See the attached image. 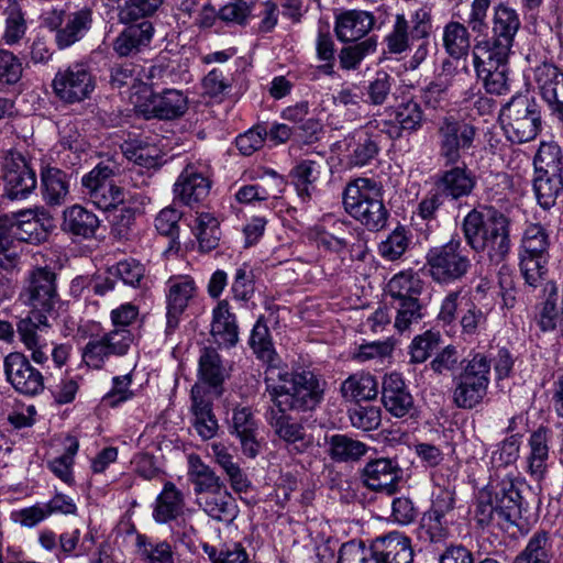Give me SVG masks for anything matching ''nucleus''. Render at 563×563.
I'll use <instances>...</instances> for the list:
<instances>
[{
	"mask_svg": "<svg viewBox=\"0 0 563 563\" xmlns=\"http://www.w3.org/2000/svg\"><path fill=\"white\" fill-rule=\"evenodd\" d=\"M268 406L265 420L274 434L286 443L290 452L303 453L312 445L302 423L291 412H310L322 402L325 382L305 368L272 371L264 378Z\"/></svg>",
	"mask_w": 563,
	"mask_h": 563,
	"instance_id": "f257e3e1",
	"label": "nucleus"
},
{
	"mask_svg": "<svg viewBox=\"0 0 563 563\" xmlns=\"http://www.w3.org/2000/svg\"><path fill=\"white\" fill-rule=\"evenodd\" d=\"M528 488L526 482L512 475H506L496 484H488L478 492L474 518L478 526L497 527L505 531L517 528L527 531L528 521L525 514L528 503L523 492Z\"/></svg>",
	"mask_w": 563,
	"mask_h": 563,
	"instance_id": "f03ea898",
	"label": "nucleus"
},
{
	"mask_svg": "<svg viewBox=\"0 0 563 563\" xmlns=\"http://www.w3.org/2000/svg\"><path fill=\"white\" fill-rule=\"evenodd\" d=\"M462 232L466 244L476 253L486 252L494 265L510 253V219L493 206L472 209L462 221Z\"/></svg>",
	"mask_w": 563,
	"mask_h": 563,
	"instance_id": "7ed1b4c3",
	"label": "nucleus"
},
{
	"mask_svg": "<svg viewBox=\"0 0 563 563\" xmlns=\"http://www.w3.org/2000/svg\"><path fill=\"white\" fill-rule=\"evenodd\" d=\"M139 307L125 302L110 312L112 329L101 335L89 339L82 349V361L91 368L100 369L111 357H121L129 353L134 342L131 325L139 317Z\"/></svg>",
	"mask_w": 563,
	"mask_h": 563,
	"instance_id": "20e7f679",
	"label": "nucleus"
},
{
	"mask_svg": "<svg viewBox=\"0 0 563 563\" xmlns=\"http://www.w3.org/2000/svg\"><path fill=\"white\" fill-rule=\"evenodd\" d=\"M342 200L346 213L367 230L378 232L386 227L389 211L384 203V189L379 181L356 178L344 188Z\"/></svg>",
	"mask_w": 563,
	"mask_h": 563,
	"instance_id": "39448f33",
	"label": "nucleus"
},
{
	"mask_svg": "<svg viewBox=\"0 0 563 563\" xmlns=\"http://www.w3.org/2000/svg\"><path fill=\"white\" fill-rule=\"evenodd\" d=\"M45 232L32 209L0 217V267L12 269L18 264L15 242L40 243Z\"/></svg>",
	"mask_w": 563,
	"mask_h": 563,
	"instance_id": "423d86ee",
	"label": "nucleus"
},
{
	"mask_svg": "<svg viewBox=\"0 0 563 563\" xmlns=\"http://www.w3.org/2000/svg\"><path fill=\"white\" fill-rule=\"evenodd\" d=\"M500 121L510 142L521 144L532 141L542 129L541 107L534 97L514 96L503 107Z\"/></svg>",
	"mask_w": 563,
	"mask_h": 563,
	"instance_id": "0eeeda50",
	"label": "nucleus"
},
{
	"mask_svg": "<svg viewBox=\"0 0 563 563\" xmlns=\"http://www.w3.org/2000/svg\"><path fill=\"white\" fill-rule=\"evenodd\" d=\"M550 236L540 223H530L523 231L519 249L520 273L527 286L537 288L548 277Z\"/></svg>",
	"mask_w": 563,
	"mask_h": 563,
	"instance_id": "6e6552de",
	"label": "nucleus"
},
{
	"mask_svg": "<svg viewBox=\"0 0 563 563\" xmlns=\"http://www.w3.org/2000/svg\"><path fill=\"white\" fill-rule=\"evenodd\" d=\"M490 367L486 355L475 353L453 377L452 400L457 408L470 410L483 402L490 383Z\"/></svg>",
	"mask_w": 563,
	"mask_h": 563,
	"instance_id": "1a4fd4ad",
	"label": "nucleus"
},
{
	"mask_svg": "<svg viewBox=\"0 0 563 563\" xmlns=\"http://www.w3.org/2000/svg\"><path fill=\"white\" fill-rule=\"evenodd\" d=\"M429 276L440 285H450L462 280L472 267L470 252L461 240L452 239L448 243L431 247L426 255Z\"/></svg>",
	"mask_w": 563,
	"mask_h": 563,
	"instance_id": "9d476101",
	"label": "nucleus"
},
{
	"mask_svg": "<svg viewBox=\"0 0 563 563\" xmlns=\"http://www.w3.org/2000/svg\"><path fill=\"white\" fill-rule=\"evenodd\" d=\"M478 129L471 122L444 117L438 126L439 157L444 165H455L462 159V153L474 148Z\"/></svg>",
	"mask_w": 563,
	"mask_h": 563,
	"instance_id": "9b49d317",
	"label": "nucleus"
},
{
	"mask_svg": "<svg viewBox=\"0 0 563 563\" xmlns=\"http://www.w3.org/2000/svg\"><path fill=\"white\" fill-rule=\"evenodd\" d=\"M115 173L113 163L100 162L81 178L84 194L101 210L117 208L124 201L123 189L112 183Z\"/></svg>",
	"mask_w": 563,
	"mask_h": 563,
	"instance_id": "f8f14e48",
	"label": "nucleus"
},
{
	"mask_svg": "<svg viewBox=\"0 0 563 563\" xmlns=\"http://www.w3.org/2000/svg\"><path fill=\"white\" fill-rule=\"evenodd\" d=\"M52 88L62 102L74 104L90 98L96 88V77L87 64L74 63L55 74Z\"/></svg>",
	"mask_w": 563,
	"mask_h": 563,
	"instance_id": "ddd939ff",
	"label": "nucleus"
},
{
	"mask_svg": "<svg viewBox=\"0 0 563 563\" xmlns=\"http://www.w3.org/2000/svg\"><path fill=\"white\" fill-rule=\"evenodd\" d=\"M22 296L32 310L57 317L60 298L57 292L56 274L51 268L36 267L31 271Z\"/></svg>",
	"mask_w": 563,
	"mask_h": 563,
	"instance_id": "4468645a",
	"label": "nucleus"
},
{
	"mask_svg": "<svg viewBox=\"0 0 563 563\" xmlns=\"http://www.w3.org/2000/svg\"><path fill=\"white\" fill-rule=\"evenodd\" d=\"M7 380L20 394L25 396L38 395L44 389V376L34 368L29 358L20 353H9L3 361Z\"/></svg>",
	"mask_w": 563,
	"mask_h": 563,
	"instance_id": "2eb2a0df",
	"label": "nucleus"
},
{
	"mask_svg": "<svg viewBox=\"0 0 563 563\" xmlns=\"http://www.w3.org/2000/svg\"><path fill=\"white\" fill-rule=\"evenodd\" d=\"M4 196L11 200L24 199L36 188L35 170L19 153L10 154L3 165Z\"/></svg>",
	"mask_w": 563,
	"mask_h": 563,
	"instance_id": "dca6fc26",
	"label": "nucleus"
},
{
	"mask_svg": "<svg viewBox=\"0 0 563 563\" xmlns=\"http://www.w3.org/2000/svg\"><path fill=\"white\" fill-rule=\"evenodd\" d=\"M207 172V166L201 163L187 164L174 184L175 197L186 206L202 201L211 188Z\"/></svg>",
	"mask_w": 563,
	"mask_h": 563,
	"instance_id": "f3484780",
	"label": "nucleus"
},
{
	"mask_svg": "<svg viewBox=\"0 0 563 563\" xmlns=\"http://www.w3.org/2000/svg\"><path fill=\"white\" fill-rule=\"evenodd\" d=\"M402 477V470L391 459L380 457L365 464L361 472L364 486L372 490L384 492L394 495L398 489V483Z\"/></svg>",
	"mask_w": 563,
	"mask_h": 563,
	"instance_id": "a211bd4d",
	"label": "nucleus"
},
{
	"mask_svg": "<svg viewBox=\"0 0 563 563\" xmlns=\"http://www.w3.org/2000/svg\"><path fill=\"white\" fill-rule=\"evenodd\" d=\"M445 166L450 168L438 174L434 183L439 192L451 200H460L472 195L477 184L473 170L464 163Z\"/></svg>",
	"mask_w": 563,
	"mask_h": 563,
	"instance_id": "6ab92c4d",
	"label": "nucleus"
},
{
	"mask_svg": "<svg viewBox=\"0 0 563 563\" xmlns=\"http://www.w3.org/2000/svg\"><path fill=\"white\" fill-rule=\"evenodd\" d=\"M382 401L385 409L396 418H404L413 410L415 400L401 374L385 375L382 384Z\"/></svg>",
	"mask_w": 563,
	"mask_h": 563,
	"instance_id": "aec40b11",
	"label": "nucleus"
},
{
	"mask_svg": "<svg viewBox=\"0 0 563 563\" xmlns=\"http://www.w3.org/2000/svg\"><path fill=\"white\" fill-rule=\"evenodd\" d=\"M374 555L379 563H412L411 540L405 533L391 531L372 541Z\"/></svg>",
	"mask_w": 563,
	"mask_h": 563,
	"instance_id": "412c9836",
	"label": "nucleus"
},
{
	"mask_svg": "<svg viewBox=\"0 0 563 563\" xmlns=\"http://www.w3.org/2000/svg\"><path fill=\"white\" fill-rule=\"evenodd\" d=\"M257 421L250 407H235L229 421V432L239 439L244 455L255 457L260 452Z\"/></svg>",
	"mask_w": 563,
	"mask_h": 563,
	"instance_id": "4be33fe9",
	"label": "nucleus"
},
{
	"mask_svg": "<svg viewBox=\"0 0 563 563\" xmlns=\"http://www.w3.org/2000/svg\"><path fill=\"white\" fill-rule=\"evenodd\" d=\"M372 129L373 122H368L344 137L343 145L350 165L365 166L378 154L379 147Z\"/></svg>",
	"mask_w": 563,
	"mask_h": 563,
	"instance_id": "5701e85b",
	"label": "nucleus"
},
{
	"mask_svg": "<svg viewBox=\"0 0 563 563\" xmlns=\"http://www.w3.org/2000/svg\"><path fill=\"white\" fill-rule=\"evenodd\" d=\"M188 106L187 97L178 89H164L161 93H152L144 110L153 118L173 120L183 115Z\"/></svg>",
	"mask_w": 563,
	"mask_h": 563,
	"instance_id": "b1692460",
	"label": "nucleus"
},
{
	"mask_svg": "<svg viewBox=\"0 0 563 563\" xmlns=\"http://www.w3.org/2000/svg\"><path fill=\"white\" fill-rule=\"evenodd\" d=\"M210 333L219 346L233 347L239 342L236 317L230 311L228 300H220L213 308Z\"/></svg>",
	"mask_w": 563,
	"mask_h": 563,
	"instance_id": "393cba45",
	"label": "nucleus"
},
{
	"mask_svg": "<svg viewBox=\"0 0 563 563\" xmlns=\"http://www.w3.org/2000/svg\"><path fill=\"white\" fill-rule=\"evenodd\" d=\"M197 504L210 518L227 525L233 522L239 514L238 504L227 487L203 494L197 498Z\"/></svg>",
	"mask_w": 563,
	"mask_h": 563,
	"instance_id": "a878e982",
	"label": "nucleus"
},
{
	"mask_svg": "<svg viewBox=\"0 0 563 563\" xmlns=\"http://www.w3.org/2000/svg\"><path fill=\"white\" fill-rule=\"evenodd\" d=\"M56 317H52L55 319ZM51 314L42 311L30 310L26 317L21 318L16 323V332L21 342L29 346H45V335L51 329Z\"/></svg>",
	"mask_w": 563,
	"mask_h": 563,
	"instance_id": "bb28decb",
	"label": "nucleus"
},
{
	"mask_svg": "<svg viewBox=\"0 0 563 563\" xmlns=\"http://www.w3.org/2000/svg\"><path fill=\"white\" fill-rule=\"evenodd\" d=\"M550 438L551 431L545 427H539L529 438L530 453L527 457V472L536 481H542L548 472Z\"/></svg>",
	"mask_w": 563,
	"mask_h": 563,
	"instance_id": "cd10ccee",
	"label": "nucleus"
},
{
	"mask_svg": "<svg viewBox=\"0 0 563 563\" xmlns=\"http://www.w3.org/2000/svg\"><path fill=\"white\" fill-rule=\"evenodd\" d=\"M99 224L98 217L79 205L67 208L63 213L62 230L75 236L93 238Z\"/></svg>",
	"mask_w": 563,
	"mask_h": 563,
	"instance_id": "c85d7f7f",
	"label": "nucleus"
},
{
	"mask_svg": "<svg viewBox=\"0 0 563 563\" xmlns=\"http://www.w3.org/2000/svg\"><path fill=\"white\" fill-rule=\"evenodd\" d=\"M527 60L531 65L529 68L531 74L528 75V78L536 84L543 100L545 98H554V91L563 76V70L552 62L543 60L538 63L537 58H533L531 54L527 55Z\"/></svg>",
	"mask_w": 563,
	"mask_h": 563,
	"instance_id": "c756f323",
	"label": "nucleus"
},
{
	"mask_svg": "<svg viewBox=\"0 0 563 563\" xmlns=\"http://www.w3.org/2000/svg\"><path fill=\"white\" fill-rule=\"evenodd\" d=\"M423 287L424 282L412 271L396 274L387 284V292L391 298L390 305L420 300Z\"/></svg>",
	"mask_w": 563,
	"mask_h": 563,
	"instance_id": "7c9ffc66",
	"label": "nucleus"
},
{
	"mask_svg": "<svg viewBox=\"0 0 563 563\" xmlns=\"http://www.w3.org/2000/svg\"><path fill=\"white\" fill-rule=\"evenodd\" d=\"M250 346L258 360L268 364L265 377L272 371H283L277 368L278 356L264 317H260L252 329Z\"/></svg>",
	"mask_w": 563,
	"mask_h": 563,
	"instance_id": "2f4dec72",
	"label": "nucleus"
},
{
	"mask_svg": "<svg viewBox=\"0 0 563 563\" xmlns=\"http://www.w3.org/2000/svg\"><path fill=\"white\" fill-rule=\"evenodd\" d=\"M183 493L172 482H166L162 493L155 500L153 518L157 523H167L176 520L184 508Z\"/></svg>",
	"mask_w": 563,
	"mask_h": 563,
	"instance_id": "473e14b6",
	"label": "nucleus"
},
{
	"mask_svg": "<svg viewBox=\"0 0 563 563\" xmlns=\"http://www.w3.org/2000/svg\"><path fill=\"white\" fill-rule=\"evenodd\" d=\"M227 377L228 372L218 351L211 346L203 347L198 361L199 380L209 387L218 389Z\"/></svg>",
	"mask_w": 563,
	"mask_h": 563,
	"instance_id": "72a5a7b5",
	"label": "nucleus"
},
{
	"mask_svg": "<svg viewBox=\"0 0 563 563\" xmlns=\"http://www.w3.org/2000/svg\"><path fill=\"white\" fill-rule=\"evenodd\" d=\"M42 195L49 206H60L69 195V177L56 167H46L41 173Z\"/></svg>",
	"mask_w": 563,
	"mask_h": 563,
	"instance_id": "f704fd0d",
	"label": "nucleus"
},
{
	"mask_svg": "<svg viewBox=\"0 0 563 563\" xmlns=\"http://www.w3.org/2000/svg\"><path fill=\"white\" fill-rule=\"evenodd\" d=\"M188 478L194 485L197 498L203 494H212L225 487L214 471L205 464L198 455L189 456Z\"/></svg>",
	"mask_w": 563,
	"mask_h": 563,
	"instance_id": "c9c22d12",
	"label": "nucleus"
},
{
	"mask_svg": "<svg viewBox=\"0 0 563 563\" xmlns=\"http://www.w3.org/2000/svg\"><path fill=\"white\" fill-rule=\"evenodd\" d=\"M431 32V9L427 5L410 11L408 15L404 13L395 15L391 35H430Z\"/></svg>",
	"mask_w": 563,
	"mask_h": 563,
	"instance_id": "e433bc0d",
	"label": "nucleus"
},
{
	"mask_svg": "<svg viewBox=\"0 0 563 563\" xmlns=\"http://www.w3.org/2000/svg\"><path fill=\"white\" fill-rule=\"evenodd\" d=\"M514 37H484L474 48L475 63L504 66L509 57Z\"/></svg>",
	"mask_w": 563,
	"mask_h": 563,
	"instance_id": "4c0bfd02",
	"label": "nucleus"
},
{
	"mask_svg": "<svg viewBox=\"0 0 563 563\" xmlns=\"http://www.w3.org/2000/svg\"><path fill=\"white\" fill-rule=\"evenodd\" d=\"M271 178L254 185H244L235 192V199L240 203H252L254 201H266L271 198H278L283 191L285 181L274 170L269 173Z\"/></svg>",
	"mask_w": 563,
	"mask_h": 563,
	"instance_id": "58836bf2",
	"label": "nucleus"
},
{
	"mask_svg": "<svg viewBox=\"0 0 563 563\" xmlns=\"http://www.w3.org/2000/svg\"><path fill=\"white\" fill-rule=\"evenodd\" d=\"M375 26L373 13L364 10H345L335 15V35H367Z\"/></svg>",
	"mask_w": 563,
	"mask_h": 563,
	"instance_id": "ea45409f",
	"label": "nucleus"
},
{
	"mask_svg": "<svg viewBox=\"0 0 563 563\" xmlns=\"http://www.w3.org/2000/svg\"><path fill=\"white\" fill-rule=\"evenodd\" d=\"M533 191L539 206L544 210H550L563 192V176L536 173Z\"/></svg>",
	"mask_w": 563,
	"mask_h": 563,
	"instance_id": "a19ab883",
	"label": "nucleus"
},
{
	"mask_svg": "<svg viewBox=\"0 0 563 563\" xmlns=\"http://www.w3.org/2000/svg\"><path fill=\"white\" fill-rule=\"evenodd\" d=\"M341 394L351 401L371 400L378 394V383L371 374H353L342 383Z\"/></svg>",
	"mask_w": 563,
	"mask_h": 563,
	"instance_id": "79ce46f5",
	"label": "nucleus"
},
{
	"mask_svg": "<svg viewBox=\"0 0 563 563\" xmlns=\"http://www.w3.org/2000/svg\"><path fill=\"white\" fill-rule=\"evenodd\" d=\"M552 541L547 531L536 532L514 563H551Z\"/></svg>",
	"mask_w": 563,
	"mask_h": 563,
	"instance_id": "37998d69",
	"label": "nucleus"
},
{
	"mask_svg": "<svg viewBox=\"0 0 563 563\" xmlns=\"http://www.w3.org/2000/svg\"><path fill=\"white\" fill-rule=\"evenodd\" d=\"M328 444L329 456L335 462L357 461L367 452L365 443L345 434L332 435Z\"/></svg>",
	"mask_w": 563,
	"mask_h": 563,
	"instance_id": "c03bdc74",
	"label": "nucleus"
},
{
	"mask_svg": "<svg viewBox=\"0 0 563 563\" xmlns=\"http://www.w3.org/2000/svg\"><path fill=\"white\" fill-rule=\"evenodd\" d=\"M119 16L121 22L131 24L128 29L123 30L120 35H152L154 32L150 21L142 20L137 22L148 15L135 0H126L120 10Z\"/></svg>",
	"mask_w": 563,
	"mask_h": 563,
	"instance_id": "a18cd8bd",
	"label": "nucleus"
},
{
	"mask_svg": "<svg viewBox=\"0 0 563 563\" xmlns=\"http://www.w3.org/2000/svg\"><path fill=\"white\" fill-rule=\"evenodd\" d=\"M119 16L121 22L131 24L128 29L123 30L120 35H152L154 32L150 21L142 20L137 22L148 15L135 0H126L120 10Z\"/></svg>",
	"mask_w": 563,
	"mask_h": 563,
	"instance_id": "49530a36",
	"label": "nucleus"
},
{
	"mask_svg": "<svg viewBox=\"0 0 563 563\" xmlns=\"http://www.w3.org/2000/svg\"><path fill=\"white\" fill-rule=\"evenodd\" d=\"M167 307L176 312L185 311L196 291L194 279L188 276H174L167 280Z\"/></svg>",
	"mask_w": 563,
	"mask_h": 563,
	"instance_id": "de8ad7c7",
	"label": "nucleus"
},
{
	"mask_svg": "<svg viewBox=\"0 0 563 563\" xmlns=\"http://www.w3.org/2000/svg\"><path fill=\"white\" fill-rule=\"evenodd\" d=\"M320 168V164L316 161L303 159L292 170L297 194L303 202L310 199L314 190V183L319 178Z\"/></svg>",
	"mask_w": 563,
	"mask_h": 563,
	"instance_id": "09e8293b",
	"label": "nucleus"
},
{
	"mask_svg": "<svg viewBox=\"0 0 563 563\" xmlns=\"http://www.w3.org/2000/svg\"><path fill=\"white\" fill-rule=\"evenodd\" d=\"M536 173L559 174L563 172V152L555 142H542L534 156Z\"/></svg>",
	"mask_w": 563,
	"mask_h": 563,
	"instance_id": "8fccbe9b",
	"label": "nucleus"
},
{
	"mask_svg": "<svg viewBox=\"0 0 563 563\" xmlns=\"http://www.w3.org/2000/svg\"><path fill=\"white\" fill-rule=\"evenodd\" d=\"M411 233L404 225L394 229L378 245L380 256L387 261L399 260L411 244Z\"/></svg>",
	"mask_w": 563,
	"mask_h": 563,
	"instance_id": "3c124183",
	"label": "nucleus"
},
{
	"mask_svg": "<svg viewBox=\"0 0 563 563\" xmlns=\"http://www.w3.org/2000/svg\"><path fill=\"white\" fill-rule=\"evenodd\" d=\"M145 266L137 260L128 258L109 268V273L126 286L142 288L145 285Z\"/></svg>",
	"mask_w": 563,
	"mask_h": 563,
	"instance_id": "603ef678",
	"label": "nucleus"
},
{
	"mask_svg": "<svg viewBox=\"0 0 563 563\" xmlns=\"http://www.w3.org/2000/svg\"><path fill=\"white\" fill-rule=\"evenodd\" d=\"M396 311L395 328L398 332L409 330L412 324L419 323L426 316V307L420 300H410L391 305Z\"/></svg>",
	"mask_w": 563,
	"mask_h": 563,
	"instance_id": "864d4df0",
	"label": "nucleus"
},
{
	"mask_svg": "<svg viewBox=\"0 0 563 563\" xmlns=\"http://www.w3.org/2000/svg\"><path fill=\"white\" fill-rule=\"evenodd\" d=\"M376 49L374 37L365 41L347 44L339 53V59L343 69H356L360 63Z\"/></svg>",
	"mask_w": 563,
	"mask_h": 563,
	"instance_id": "5fc2aeb1",
	"label": "nucleus"
},
{
	"mask_svg": "<svg viewBox=\"0 0 563 563\" xmlns=\"http://www.w3.org/2000/svg\"><path fill=\"white\" fill-rule=\"evenodd\" d=\"M351 424L363 431L377 429L382 422V410L374 405H355L349 409Z\"/></svg>",
	"mask_w": 563,
	"mask_h": 563,
	"instance_id": "6e6d98bb",
	"label": "nucleus"
},
{
	"mask_svg": "<svg viewBox=\"0 0 563 563\" xmlns=\"http://www.w3.org/2000/svg\"><path fill=\"white\" fill-rule=\"evenodd\" d=\"M441 342L440 332L428 330L422 334L416 335L409 346V354L411 363L426 362L434 350H437Z\"/></svg>",
	"mask_w": 563,
	"mask_h": 563,
	"instance_id": "4d7b16f0",
	"label": "nucleus"
},
{
	"mask_svg": "<svg viewBox=\"0 0 563 563\" xmlns=\"http://www.w3.org/2000/svg\"><path fill=\"white\" fill-rule=\"evenodd\" d=\"M67 441L68 444L65 452L60 456L49 461L48 467L59 479L70 485L74 482L71 467L79 444L75 438H68Z\"/></svg>",
	"mask_w": 563,
	"mask_h": 563,
	"instance_id": "13d9d810",
	"label": "nucleus"
},
{
	"mask_svg": "<svg viewBox=\"0 0 563 563\" xmlns=\"http://www.w3.org/2000/svg\"><path fill=\"white\" fill-rule=\"evenodd\" d=\"M338 563H379L374 555L373 545L362 541H349L340 548Z\"/></svg>",
	"mask_w": 563,
	"mask_h": 563,
	"instance_id": "bf43d9fd",
	"label": "nucleus"
},
{
	"mask_svg": "<svg viewBox=\"0 0 563 563\" xmlns=\"http://www.w3.org/2000/svg\"><path fill=\"white\" fill-rule=\"evenodd\" d=\"M468 360L462 358L454 345H448L441 350L430 362V368L438 375L454 373L459 368L463 369Z\"/></svg>",
	"mask_w": 563,
	"mask_h": 563,
	"instance_id": "052dcab7",
	"label": "nucleus"
},
{
	"mask_svg": "<svg viewBox=\"0 0 563 563\" xmlns=\"http://www.w3.org/2000/svg\"><path fill=\"white\" fill-rule=\"evenodd\" d=\"M350 238H352V233L340 225L333 232L325 230L317 231L314 240L319 249L322 247L330 252L341 253L347 249L351 242Z\"/></svg>",
	"mask_w": 563,
	"mask_h": 563,
	"instance_id": "680f3d73",
	"label": "nucleus"
},
{
	"mask_svg": "<svg viewBox=\"0 0 563 563\" xmlns=\"http://www.w3.org/2000/svg\"><path fill=\"white\" fill-rule=\"evenodd\" d=\"M257 0H233L219 11V19L239 25H245L252 15Z\"/></svg>",
	"mask_w": 563,
	"mask_h": 563,
	"instance_id": "e2e57ef3",
	"label": "nucleus"
},
{
	"mask_svg": "<svg viewBox=\"0 0 563 563\" xmlns=\"http://www.w3.org/2000/svg\"><path fill=\"white\" fill-rule=\"evenodd\" d=\"M494 35H516L520 26V19L517 11L505 4L495 8Z\"/></svg>",
	"mask_w": 563,
	"mask_h": 563,
	"instance_id": "0e129e2a",
	"label": "nucleus"
},
{
	"mask_svg": "<svg viewBox=\"0 0 563 563\" xmlns=\"http://www.w3.org/2000/svg\"><path fill=\"white\" fill-rule=\"evenodd\" d=\"M136 544L147 563H174L172 547L168 542H147L146 537L137 536Z\"/></svg>",
	"mask_w": 563,
	"mask_h": 563,
	"instance_id": "69168bd1",
	"label": "nucleus"
},
{
	"mask_svg": "<svg viewBox=\"0 0 563 563\" xmlns=\"http://www.w3.org/2000/svg\"><path fill=\"white\" fill-rule=\"evenodd\" d=\"M395 113L396 122L409 133L418 131L424 121L422 109L415 101L400 104Z\"/></svg>",
	"mask_w": 563,
	"mask_h": 563,
	"instance_id": "338daca9",
	"label": "nucleus"
},
{
	"mask_svg": "<svg viewBox=\"0 0 563 563\" xmlns=\"http://www.w3.org/2000/svg\"><path fill=\"white\" fill-rule=\"evenodd\" d=\"M452 521V519L437 516L434 511H426L421 528L428 536L429 541L437 543L448 538Z\"/></svg>",
	"mask_w": 563,
	"mask_h": 563,
	"instance_id": "774afa93",
	"label": "nucleus"
}]
</instances>
